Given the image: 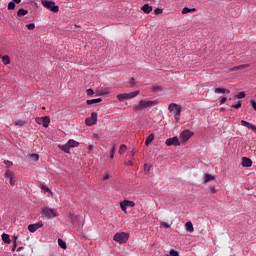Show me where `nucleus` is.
<instances>
[{"instance_id": "nucleus-1", "label": "nucleus", "mask_w": 256, "mask_h": 256, "mask_svg": "<svg viewBox=\"0 0 256 256\" xmlns=\"http://www.w3.org/2000/svg\"><path fill=\"white\" fill-rule=\"evenodd\" d=\"M155 105H157V101L141 100L138 105L133 107V109L134 111H143V109H149L155 107Z\"/></svg>"}, {"instance_id": "nucleus-2", "label": "nucleus", "mask_w": 256, "mask_h": 256, "mask_svg": "<svg viewBox=\"0 0 256 256\" xmlns=\"http://www.w3.org/2000/svg\"><path fill=\"white\" fill-rule=\"evenodd\" d=\"M41 3L45 9H49L52 13H59V6L55 5L54 1L41 0Z\"/></svg>"}, {"instance_id": "nucleus-3", "label": "nucleus", "mask_w": 256, "mask_h": 256, "mask_svg": "<svg viewBox=\"0 0 256 256\" xmlns=\"http://www.w3.org/2000/svg\"><path fill=\"white\" fill-rule=\"evenodd\" d=\"M113 240L120 244L127 243V241H129V234L125 232H118L113 236Z\"/></svg>"}, {"instance_id": "nucleus-4", "label": "nucleus", "mask_w": 256, "mask_h": 256, "mask_svg": "<svg viewBox=\"0 0 256 256\" xmlns=\"http://www.w3.org/2000/svg\"><path fill=\"white\" fill-rule=\"evenodd\" d=\"M137 95H139V90H136V91L130 92V93L118 94L117 99H118V101L123 103L124 99H134V97H137Z\"/></svg>"}, {"instance_id": "nucleus-5", "label": "nucleus", "mask_w": 256, "mask_h": 256, "mask_svg": "<svg viewBox=\"0 0 256 256\" xmlns=\"http://www.w3.org/2000/svg\"><path fill=\"white\" fill-rule=\"evenodd\" d=\"M42 215H44V217H46L47 219H53L55 217H57V211H55L53 208H48L45 207L42 210Z\"/></svg>"}, {"instance_id": "nucleus-6", "label": "nucleus", "mask_w": 256, "mask_h": 256, "mask_svg": "<svg viewBox=\"0 0 256 256\" xmlns=\"http://www.w3.org/2000/svg\"><path fill=\"white\" fill-rule=\"evenodd\" d=\"M36 123L38 125H42L43 127H45V129H47V127H49V123H51V118H49V116L36 118Z\"/></svg>"}, {"instance_id": "nucleus-7", "label": "nucleus", "mask_w": 256, "mask_h": 256, "mask_svg": "<svg viewBox=\"0 0 256 256\" xmlns=\"http://www.w3.org/2000/svg\"><path fill=\"white\" fill-rule=\"evenodd\" d=\"M168 110L173 115H181V105L179 104L171 103L168 107Z\"/></svg>"}, {"instance_id": "nucleus-8", "label": "nucleus", "mask_w": 256, "mask_h": 256, "mask_svg": "<svg viewBox=\"0 0 256 256\" xmlns=\"http://www.w3.org/2000/svg\"><path fill=\"white\" fill-rule=\"evenodd\" d=\"M166 145L167 147H171V146L179 147V145H181V142L179 141V137L174 136L166 140Z\"/></svg>"}, {"instance_id": "nucleus-9", "label": "nucleus", "mask_w": 256, "mask_h": 256, "mask_svg": "<svg viewBox=\"0 0 256 256\" xmlns=\"http://www.w3.org/2000/svg\"><path fill=\"white\" fill-rule=\"evenodd\" d=\"M85 123L88 127H91L93 125L97 124V113L96 112H92L91 113V117L86 118Z\"/></svg>"}, {"instance_id": "nucleus-10", "label": "nucleus", "mask_w": 256, "mask_h": 256, "mask_svg": "<svg viewBox=\"0 0 256 256\" xmlns=\"http://www.w3.org/2000/svg\"><path fill=\"white\" fill-rule=\"evenodd\" d=\"M192 137H193V132H191V130H184L180 134V140L182 141V143H187V140H189Z\"/></svg>"}, {"instance_id": "nucleus-11", "label": "nucleus", "mask_w": 256, "mask_h": 256, "mask_svg": "<svg viewBox=\"0 0 256 256\" xmlns=\"http://www.w3.org/2000/svg\"><path fill=\"white\" fill-rule=\"evenodd\" d=\"M135 203L133 201L129 200H124L123 202L120 203V208L124 213H127V208L128 207H133Z\"/></svg>"}, {"instance_id": "nucleus-12", "label": "nucleus", "mask_w": 256, "mask_h": 256, "mask_svg": "<svg viewBox=\"0 0 256 256\" xmlns=\"http://www.w3.org/2000/svg\"><path fill=\"white\" fill-rule=\"evenodd\" d=\"M41 227H43V222H37L35 224H30L28 226V231H30V233H35V231H37V229H41Z\"/></svg>"}, {"instance_id": "nucleus-13", "label": "nucleus", "mask_w": 256, "mask_h": 256, "mask_svg": "<svg viewBox=\"0 0 256 256\" xmlns=\"http://www.w3.org/2000/svg\"><path fill=\"white\" fill-rule=\"evenodd\" d=\"M241 125L243 127H247V129H250L251 131H253V133H256V126L253 125L252 123H249L245 120H241Z\"/></svg>"}, {"instance_id": "nucleus-14", "label": "nucleus", "mask_w": 256, "mask_h": 256, "mask_svg": "<svg viewBox=\"0 0 256 256\" xmlns=\"http://www.w3.org/2000/svg\"><path fill=\"white\" fill-rule=\"evenodd\" d=\"M241 165H242V167H252L253 161L250 158L243 157Z\"/></svg>"}, {"instance_id": "nucleus-15", "label": "nucleus", "mask_w": 256, "mask_h": 256, "mask_svg": "<svg viewBox=\"0 0 256 256\" xmlns=\"http://www.w3.org/2000/svg\"><path fill=\"white\" fill-rule=\"evenodd\" d=\"M141 9L143 10V13H146V15H149V13L153 11V7L149 6V4H144Z\"/></svg>"}, {"instance_id": "nucleus-16", "label": "nucleus", "mask_w": 256, "mask_h": 256, "mask_svg": "<svg viewBox=\"0 0 256 256\" xmlns=\"http://www.w3.org/2000/svg\"><path fill=\"white\" fill-rule=\"evenodd\" d=\"M248 67H249V64H242V65L233 67V68L231 69V71H241V70H243V69H248Z\"/></svg>"}, {"instance_id": "nucleus-17", "label": "nucleus", "mask_w": 256, "mask_h": 256, "mask_svg": "<svg viewBox=\"0 0 256 256\" xmlns=\"http://www.w3.org/2000/svg\"><path fill=\"white\" fill-rule=\"evenodd\" d=\"M154 140H155V135L150 134V135L147 137L146 141H145V145H146L147 147H149V145H151V143H153Z\"/></svg>"}, {"instance_id": "nucleus-18", "label": "nucleus", "mask_w": 256, "mask_h": 256, "mask_svg": "<svg viewBox=\"0 0 256 256\" xmlns=\"http://www.w3.org/2000/svg\"><path fill=\"white\" fill-rule=\"evenodd\" d=\"M195 11H197L196 8H187V7H184L182 9V15H187V13H195Z\"/></svg>"}, {"instance_id": "nucleus-19", "label": "nucleus", "mask_w": 256, "mask_h": 256, "mask_svg": "<svg viewBox=\"0 0 256 256\" xmlns=\"http://www.w3.org/2000/svg\"><path fill=\"white\" fill-rule=\"evenodd\" d=\"M214 93H222V94H229L231 93V91L229 89L226 88H215Z\"/></svg>"}, {"instance_id": "nucleus-20", "label": "nucleus", "mask_w": 256, "mask_h": 256, "mask_svg": "<svg viewBox=\"0 0 256 256\" xmlns=\"http://www.w3.org/2000/svg\"><path fill=\"white\" fill-rule=\"evenodd\" d=\"M58 149H60L61 151H63L64 153H70L69 150L71 149L69 147V144H65V145H59Z\"/></svg>"}, {"instance_id": "nucleus-21", "label": "nucleus", "mask_w": 256, "mask_h": 256, "mask_svg": "<svg viewBox=\"0 0 256 256\" xmlns=\"http://www.w3.org/2000/svg\"><path fill=\"white\" fill-rule=\"evenodd\" d=\"M185 227H186V231H188V233H193V231L195 230L193 228V223L191 221L187 222L185 224Z\"/></svg>"}, {"instance_id": "nucleus-22", "label": "nucleus", "mask_w": 256, "mask_h": 256, "mask_svg": "<svg viewBox=\"0 0 256 256\" xmlns=\"http://www.w3.org/2000/svg\"><path fill=\"white\" fill-rule=\"evenodd\" d=\"M27 13H29V11H27L26 9L20 8L17 12V17H25Z\"/></svg>"}, {"instance_id": "nucleus-23", "label": "nucleus", "mask_w": 256, "mask_h": 256, "mask_svg": "<svg viewBox=\"0 0 256 256\" xmlns=\"http://www.w3.org/2000/svg\"><path fill=\"white\" fill-rule=\"evenodd\" d=\"M101 101H103L101 98L87 100V105H95V103H101Z\"/></svg>"}, {"instance_id": "nucleus-24", "label": "nucleus", "mask_w": 256, "mask_h": 256, "mask_svg": "<svg viewBox=\"0 0 256 256\" xmlns=\"http://www.w3.org/2000/svg\"><path fill=\"white\" fill-rule=\"evenodd\" d=\"M4 177H5V179H13L15 177V174H13V172H11V170H6Z\"/></svg>"}, {"instance_id": "nucleus-25", "label": "nucleus", "mask_w": 256, "mask_h": 256, "mask_svg": "<svg viewBox=\"0 0 256 256\" xmlns=\"http://www.w3.org/2000/svg\"><path fill=\"white\" fill-rule=\"evenodd\" d=\"M2 63H4L5 65H9L11 63V58L9 57V55L2 56Z\"/></svg>"}, {"instance_id": "nucleus-26", "label": "nucleus", "mask_w": 256, "mask_h": 256, "mask_svg": "<svg viewBox=\"0 0 256 256\" xmlns=\"http://www.w3.org/2000/svg\"><path fill=\"white\" fill-rule=\"evenodd\" d=\"M67 144H68V146H69L70 148L79 147V142H77V141H75V140H69V141L67 142Z\"/></svg>"}, {"instance_id": "nucleus-27", "label": "nucleus", "mask_w": 256, "mask_h": 256, "mask_svg": "<svg viewBox=\"0 0 256 256\" xmlns=\"http://www.w3.org/2000/svg\"><path fill=\"white\" fill-rule=\"evenodd\" d=\"M209 181H215V176H213L211 174H206L204 183H209Z\"/></svg>"}, {"instance_id": "nucleus-28", "label": "nucleus", "mask_w": 256, "mask_h": 256, "mask_svg": "<svg viewBox=\"0 0 256 256\" xmlns=\"http://www.w3.org/2000/svg\"><path fill=\"white\" fill-rule=\"evenodd\" d=\"M58 245L61 247V249H67V243H65V241H63L61 238L58 239Z\"/></svg>"}, {"instance_id": "nucleus-29", "label": "nucleus", "mask_w": 256, "mask_h": 256, "mask_svg": "<svg viewBox=\"0 0 256 256\" xmlns=\"http://www.w3.org/2000/svg\"><path fill=\"white\" fill-rule=\"evenodd\" d=\"M115 151H117V146L114 144L112 145V148L110 151V159H113L115 157Z\"/></svg>"}, {"instance_id": "nucleus-30", "label": "nucleus", "mask_w": 256, "mask_h": 256, "mask_svg": "<svg viewBox=\"0 0 256 256\" xmlns=\"http://www.w3.org/2000/svg\"><path fill=\"white\" fill-rule=\"evenodd\" d=\"M2 241H4V243H11V238H9L8 234H2Z\"/></svg>"}, {"instance_id": "nucleus-31", "label": "nucleus", "mask_w": 256, "mask_h": 256, "mask_svg": "<svg viewBox=\"0 0 256 256\" xmlns=\"http://www.w3.org/2000/svg\"><path fill=\"white\" fill-rule=\"evenodd\" d=\"M152 93H159V91H163V87L161 86H153L151 88Z\"/></svg>"}, {"instance_id": "nucleus-32", "label": "nucleus", "mask_w": 256, "mask_h": 256, "mask_svg": "<svg viewBox=\"0 0 256 256\" xmlns=\"http://www.w3.org/2000/svg\"><path fill=\"white\" fill-rule=\"evenodd\" d=\"M125 151H127V145L122 144L119 148V155H123V153H125Z\"/></svg>"}, {"instance_id": "nucleus-33", "label": "nucleus", "mask_w": 256, "mask_h": 256, "mask_svg": "<svg viewBox=\"0 0 256 256\" xmlns=\"http://www.w3.org/2000/svg\"><path fill=\"white\" fill-rule=\"evenodd\" d=\"M30 159H32V161H39V154H31Z\"/></svg>"}, {"instance_id": "nucleus-34", "label": "nucleus", "mask_w": 256, "mask_h": 256, "mask_svg": "<svg viewBox=\"0 0 256 256\" xmlns=\"http://www.w3.org/2000/svg\"><path fill=\"white\" fill-rule=\"evenodd\" d=\"M241 105H242L241 101H238L236 104L232 105V108L233 109H241Z\"/></svg>"}, {"instance_id": "nucleus-35", "label": "nucleus", "mask_w": 256, "mask_h": 256, "mask_svg": "<svg viewBox=\"0 0 256 256\" xmlns=\"http://www.w3.org/2000/svg\"><path fill=\"white\" fill-rule=\"evenodd\" d=\"M236 99H245V92H239L236 96Z\"/></svg>"}, {"instance_id": "nucleus-36", "label": "nucleus", "mask_w": 256, "mask_h": 256, "mask_svg": "<svg viewBox=\"0 0 256 256\" xmlns=\"http://www.w3.org/2000/svg\"><path fill=\"white\" fill-rule=\"evenodd\" d=\"M26 27H27L28 31H33V29H35V24L30 23V24L26 25Z\"/></svg>"}, {"instance_id": "nucleus-37", "label": "nucleus", "mask_w": 256, "mask_h": 256, "mask_svg": "<svg viewBox=\"0 0 256 256\" xmlns=\"http://www.w3.org/2000/svg\"><path fill=\"white\" fill-rule=\"evenodd\" d=\"M8 9L9 10H11V11H13V9H15V2H9V4H8Z\"/></svg>"}, {"instance_id": "nucleus-38", "label": "nucleus", "mask_w": 256, "mask_h": 256, "mask_svg": "<svg viewBox=\"0 0 256 256\" xmlns=\"http://www.w3.org/2000/svg\"><path fill=\"white\" fill-rule=\"evenodd\" d=\"M154 13H155L156 15H161V14L163 13V9H161V8H156V9L154 10Z\"/></svg>"}, {"instance_id": "nucleus-39", "label": "nucleus", "mask_w": 256, "mask_h": 256, "mask_svg": "<svg viewBox=\"0 0 256 256\" xmlns=\"http://www.w3.org/2000/svg\"><path fill=\"white\" fill-rule=\"evenodd\" d=\"M168 256H179V252L175 250H170V254Z\"/></svg>"}, {"instance_id": "nucleus-40", "label": "nucleus", "mask_w": 256, "mask_h": 256, "mask_svg": "<svg viewBox=\"0 0 256 256\" xmlns=\"http://www.w3.org/2000/svg\"><path fill=\"white\" fill-rule=\"evenodd\" d=\"M4 165H7V167H13V162L6 160L4 161Z\"/></svg>"}, {"instance_id": "nucleus-41", "label": "nucleus", "mask_w": 256, "mask_h": 256, "mask_svg": "<svg viewBox=\"0 0 256 256\" xmlns=\"http://www.w3.org/2000/svg\"><path fill=\"white\" fill-rule=\"evenodd\" d=\"M227 102V97H220V103L223 105L224 103Z\"/></svg>"}, {"instance_id": "nucleus-42", "label": "nucleus", "mask_w": 256, "mask_h": 256, "mask_svg": "<svg viewBox=\"0 0 256 256\" xmlns=\"http://www.w3.org/2000/svg\"><path fill=\"white\" fill-rule=\"evenodd\" d=\"M124 164L127 166V167H133V161L129 160L128 162H124Z\"/></svg>"}, {"instance_id": "nucleus-43", "label": "nucleus", "mask_w": 256, "mask_h": 256, "mask_svg": "<svg viewBox=\"0 0 256 256\" xmlns=\"http://www.w3.org/2000/svg\"><path fill=\"white\" fill-rule=\"evenodd\" d=\"M108 179H111V176L109 174H105L104 177L102 178L103 181H107Z\"/></svg>"}, {"instance_id": "nucleus-44", "label": "nucleus", "mask_w": 256, "mask_h": 256, "mask_svg": "<svg viewBox=\"0 0 256 256\" xmlns=\"http://www.w3.org/2000/svg\"><path fill=\"white\" fill-rule=\"evenodd\" d=\"M87 95H93L95 92L93 91V89L89 88L87 91H86Z\"/></svg>"}, {"instance_id": "nucleus-45", "label": "nucleus", "mask_w": 256, "mask_h": 256, "mask_svg": "<svg viewBox=\"0 0 256 256\" xmlns=\"http://www.w3.org/2000/svg\"><path fill=\"white\" fill-rule=\"evenodd\" d=\"M131 87H133L135 85V78H131L129 81Z\"/></svg>"}, {"instance_id": "nucleus-46", "label": "nucleus", "mask_w": 256, "mask_h": 256, "mask_svg": "<svg viewBox=\"0 0 256 256\" xmlns=\"http://www.w3.org/2000/svg\"><path fill=\"white\" fill-rule=\"evenodd\" d=\"M10 185H11V187H13L15 185V177L10 178Z\"/></svg>"}, {"instance_id": "nucleus-47", "label": "nucleus", "mask_w": 256, "mask_h": 256, "mask_svg": "<svg viewBox=\"0 0 256 256\" xmlns=\"http://www.w3.org/2000/svg\"><path fill=\"white\" fill-rule=\"evenodd\" d=\"M162 225L166 227V229H169L171 227V225L167 222H163Z\"/></svg>"}, {"instance_id": "nucleus-48", "label": "nucleus", "mask_w": 256, "mask_h": 256, "mask_svg": "<svg viewBox=\"0 0 256 256\" xmlns=\"http://www.w3.org/2000/svg\"><path fill=\"white\" fill-rule=\"evenodd\" d=\"M42 189L45 191V193H51V190L45 186H43Z\"/></svg>"}, {"instance_id": "nucleus-49", "label": "nucleus", "mask_w": 256, "mask_h": 256, "mask_svg": "<svg viewBox=\"0 0 256 256\" xmlns=\"http://www.w3.org/2000/svg\"><path fill=\"white\" fill-rule=\"evenodd\" d=\"M251 104H252L253 109L256 111V102H255V100H252Z\"/></svg>"}, {"instance_id": "nucleus-50", "label": "nucleus", "mask_w": 256, "mask_h": 256, "mask_svg": "<svg viewBox=\"0 0 256 256\" xmlns=\"http://www.w3.org/2000/svg\"><path fill=\"white\" fill-rule=\"evenodd\" d=\"M174 119H175V121H179L180 115L174 114Z\"/></svg>"}, {"instance_id": "nucleus-51", "label": "nucleus", "mask_w": 256, "mask_h": 256, "mask_svg": "<svg viewBox=\"0 0 256 256\" xmlns=\"http://www.w3.org/2000/svg\"><path fill=\"white\" fill-rule=\"evenodd\" d=\"M210 191H211V193H213V194L217 193V190H215V188H213V187H210Z\"/></svg>"}, {"instance_id": "nucleus-52", "label": "nucleus", "mask_w": 256, "mask_h": 256, "mask_svg": "<svg viewBox=\"0 0 256 256\" xmlns=\"http://www.w3.org/2000/svg\"><path fill=\"white\" fill-rule=\"evenodd\" d=\"M15 249H17V242H14V243H13L12 251H15Z\"/></svg>"}, {"instance_id": "nucleus-53", "label": "nucleus", "mask_w": 256, "mask_h": 256, "mask_svg": "<svg viewBox=\"0 0 256 256\" xmlns=\"http://www.w3.org/2000/svg\"><path fill=\"white\" fill-rule=\"evenodd\" d=\"M136 153H137V151H136V150H132V151H131V155H132V157H135Z\"/></svg>"}, {"instance_id": "nucleus-54", "label": "nucleus", "mask_w": 256, "mask_h": 256, "mask_svg": "<svg viewBox=\"0 0 256 256\" xmlns=\"http://www.w3.org/2000/svg\"><path fill=\"white\" fill-rule=\"evenodd\" d=\"M13 3H16L17 5H19V3H21V0H13Z\"/></svg>"}, {"instance_id": "nucleus-55", "label": "nucleus", "mask_w": 256, "mask_h": 256, "mask_svg": "<svg viewBox=\"0 0 256 256\" xmlns=\"http://www.w3.org/2000/svg\"><path fill=\"white\" fill-rule=\"evenodd\" d=\"M88 149H89V151H93L94 146L93 145H89Z\"/></svg>"}, {"instance_id": "nucleus-56", "label": "nucleus", "mask_w": 256, "mask_h": 256, "mask_svg": "<svg viewBox=\"0 0 256 256\" xmlns=\"http://www.w3.org/2000/svg\"><path fill=\"white\" fill-rule=\"evenodd\" d=\"M13 243H17V236H13Z\"/></svg>"}, {"instance_id": "nucleus-57", "label": "nucleus", "mask_w": 256, "mask_h": 256, "mask_svg": "<svg viewBox=\"0 0 256 256\" xmlns=\"http://www.w3.org/2000/svg\"><path fill=\"white\" fill-rule=\"evenodd\" d=\"M23 249H24V247L21 246V247H19V248L17 249V252L19 253V251H23Z\"/></svg>"}, {"instance_id": "nucleus-58", "label": "nucleus", "mask_w": 256, "mask_h": 256, "mask_svg": "<svg viewBox=\"0 0 256 256\" xmlns=\"http://www.w3.org/2000/svg\"><path fill=\"white\" fill-rule=\"evenodd\" d=\"M144 167H145V171H147V167H148V171H149L150 166H148L147 164H145Z\"/></svg>"}, {"instance_id": "nucleus-59", "label": "nucleus", "mask_w": 256, "mask_h": 256, "mask_svg": "<svg viewBox=\"0 0 256 256\" xmlns=\"http://www.w3.org/2000/svg\"><path fill=\"white\" fill-rule=\"evenodd\" d=\"M109 92H104V93H102V95H107Z\"/></svg>"}, {"instance_id": "nucleus-60", "label": "nucleus", "mask_w": 256, "mask_h": 256, "mask_svg": "<svg viewBox=\"0 0 256 256\" xmlns=\"http://www.w3.org/2000/svg\"><path fill=\"white\" fill-rule=\"evenodd\" d=\"M16 125H21V122H16Z\"/></svg>"}]
</instances>
